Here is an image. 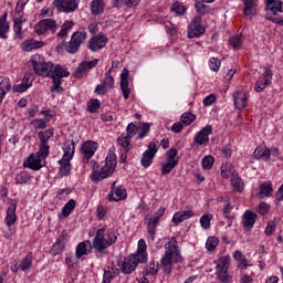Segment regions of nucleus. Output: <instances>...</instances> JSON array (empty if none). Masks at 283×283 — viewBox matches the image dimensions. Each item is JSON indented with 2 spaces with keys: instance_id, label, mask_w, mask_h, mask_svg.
<instances>
[{
  "instance_id": "obj_1",
  "label": "nucleus",
  "mask_w": 283,
  "mask_h": 283,
  "mask_svg": "<svg viewBox=\"0 0 283 283\" xmlns=\"http://www.w3.org/2000/svg\"><path fill=\"white\" fill-rule=\"evenodd\" d=\"M29 67H33L35 74L39 76H49L52 78L53 86H51V92L55 94H61L63 92V86H61V78L70 76V72L61 66L60 64H54L52 62H44L43 57L39 54L34 55L32 60L28 62Z\"/></svg>"
},
{
  "instance_id": "obj_2",
  "label": "nucleus",
  "mask_w": 283,
  "mask_h": 283,
  "mask_svg": "<svg viewBox=\"0 0 283 283\" xmlns=\"http://www.w3.org/2000/svg\"><path fill=\"white\" fill-rule=\"evenodd\" d=\"M116 240H118V237L113 230L107 231V239H105V228L98 229L93 243L92 241L86 240L77 244L75 250L76 259L81 260L83 255H87V251L88 253H92V249H95L96 253H101V258H103V255L107 253L105 252V249L116 244Z\"/></svg>"
},
{
  "instance_id": "obj_3",
  "label": "nucleus",
  "mask_w": 283,
  "mask_h": 283,
  "mask_svg": "<svg viewBox=\"0 0 283 283\" xmlns=\"http://www.w3.org/2000/svg\"><path fill=\"white\" fill-rule=\"evenodd\" d=\"M164 247L166 251L160 260V266L165 275H171L174 264L182 262V255L180 254V249H178V241L176 240V237H171L170 241H168Z\"/></svg>"
},
{
  "instance_id": "obj_4",
  "label": "nucleus",
  "mask_w": 283,
  "mask_h": 283,
  "mask_svg": "<svg viewBox=\"0 0 283 283\" xmlns=\"http://www.w3.org/2000/svg\"><path fill=\"white\" fill-rule=\"evenodd\" d=\"M116 165H118V161L116 160V154L109 153L106 156L105 165L98 170H94L91 175V180L93 182H99V180H105V178H109L116 170Z\"/></svg>"
},
{
  "instance_id": "obj_5",
  "label": "nucleus",
  "mask_w": 283,
  "mask_h": 283,
  "mask_svg": "<svg viewBox=\"0 0 283 283\" xmlns=\"http://www.w3.org/2000/svg\"><path fill=\"white\" fill-rule=\"evenodd\" d=\"M265 19L276 23L277 25H283V18L276 17L277 12H283V1L281 0H265Z\"/></svg>"
},
{
  "instance_id": "obj_6",
  "label": "nucleus",
  "mask_w": 283,
  "mask_h": 283,
  "mask_svg": "<svg viewBox=\"0 0 283 283\" xmlns=\"http://www.w3.org/2000/svg\"><path fill=\"white\" fill-rule=\"evenodd\" d=\"M229 266H231V256L229 255L222 256L217 261V277L222 283L231 282Z\"/></svg>"
},
{
  "instance_id": "obj_7",
  "label": "nucleus",
  "mask_w": 283,
  "mask_h": 283,
  "mask_svg": "<svg viewBox=\"0 0 283 283\" xmlns=\"http://www.w3.org/2000/svg\"><path fill=\"white\" fill-rule=\"evenodd\" d=\"M87 39V32L77 31L74 32L71 36L70 42L65 43V52L69 54H76L78 52L81 44Z\"/></svg>"
},
{
  "instance_id": "obj_8",
  "label": "nucleus",
  "mask_w": 283,
  "mask_h": 283,
  "mask_svg": "<svg viewBox=\"0 0 283 283\" xmlns=\"http://www.w3.org/2000/svg\"><path fill=\"white\" fill-rule=\"evenodd\" d=\"M25 8V2H17L15 6V19H14V25H13V32L17 34V36H21V30L23 23L28 21V18L23 14V9Z\"/></svg>"
},
{
  "instance_id": "obj_9",
  "label": "nucleus",
  "mask_w": 283,
  "mask_h": 283,
  "mask_svg": "<svg viewBox=\"0 0 283 283\" xmlns=\"http://www.w3.org/2000/svg\"><path fill=\"white\" fill-rule=\"evenodd\" d=\"M78 3L81 0H54L53 6L56 8L59 12H65L70 14L72 12H76L78 10Z\"/></svg>"
},
{
  "instance_id": "obj_10",
  "label": "nucleus",
  "mask_w": 283,
  "mask_h": 283,
  "mask_svg": "<svg viewBox=\"0 0 283 283\" xmlns=\"http://www.w3.org/2000/svg\"><path fill=\"white\" fill-rule=\"evenodd\" d=\"M147 263L146 261H142L140 258H138L135 254H130L127 258H125V260L122 263V273H124V275H129L130 273H134V271H136V266H138V264H145Z\"/></svg>"
},
{
  "instance_id": "obj_11",
  "label": "nucleus",
  "mask_w": 283,
  "mask_h": 283,
  "mask_svg": "<svg viewBox=\"0 0 283 283\" xmlns=\"http://www.w3.org/2000/svg\"><path fill=\"white\" fill-rule=\"evenodd\" d=\"M156 154H158V142H151L140 159L142 166L145 169H147V167H151V163H154Z\"/></svg>"
},
{
  "instance_id": "obj_12",
  "label": "nucleus",
  "mask_w": 283,
  "mask_h": 283,
  "mask_svg": "<svg viewBox=\"0 0 283 283\" xmlns=\"http://www.w3.org/2000/svg\"><path fill=\"white\" fill-rule=\"evenodd\" d=\"M125 198H127V190L123 185L117 186L116 181H114L108 193V201L118 202L119 200H125Z\"/></svg>"
},
{
  "instance_id": "obj_13",
  "label": "nucleus",
  "mask_w": 283,
  "mask_h": 283,
  "mask_svg": "<svg viewBox=\"0 0 283 283\" xmlns=\"http://www.w3.org/2000/svg\"><path fill=\"white\" fill-rule=\"evenodd\" d=\"M203 32L202 18L195 17L188 27V38L197 39L198 36H202Z\"/></svg>"
},
{
  "instance_id": "obj_14",
  "label": "nucleus",
  "mask_w": 283,
  "mask_h": 283,
  "mask_svg": "<svg viewBox=\"0 0 283 283\" xmlns=\"http://www.w3.org/2000/svg\"><path fill=\"white\" fill-rule=\"evenodd\" d=\"M56 21L52 19L41 20L38 24L34 25V30L39 35L45 34L48 30L54 34V32H56Z\"/></svg>"
},
{
  "instance_id": "obj_15",
  "label": "nucleus",
  "mask_w": 283,
  "mask_h": 283,
  "mask_svg": "<svg viewBox=\"0 0 283 283\" xmlns=\"http://www.w3.org/2000/svg\"><path fill=\"white\" fill-rule=\"evenodd\" d=\"M264 73L258 78L255 83V92H263L269 85H271V80L273 78V71L269 67H264Z\"/></svg>"
},
{
  "instance_id": "obj_16",
  "label": "nucleus",
  "mask_w": 283,
  "mask_h": 283,
  "mask_svg": "<svg viewBox=\"0 0 283 283\" xmlns=\"http://www.w3.org/2000/svg\"><path fill=\"white\" fill-rule=\"evenodd\" d=\"M98 65V59H94L92 61H83L82 63L78 64L74 72V77L75 78H83L84 74H87L90 70H94Z\"/></svg>"
},
{
  "instance_id": "obj_17",
  "label": "nucleus",
  "mask_w": 283,
  "mask_h": 283,
  "mask_svg": "<svg viewBox=\"0 0 283 283\" xmlns=\"http://www.w3.org/2000/svg\"><path fill=\"white\" fill-rule=\"evenodd\" d=\"M107 41L108 39L104 34L94 35L88 41V50H91V52H98V50H103V48L107 45Z\"/></svg>"
},
{
  "instance_id": "obj_18",
  "label": "nucleus",
  "mask_w": 283,
  "mask_h": 283,
  "mask_svg": "<svg viewBox=\"0 0 283 283\" xmlns=\"http://www.w3.org/2000/svg\"><path fill=\"white\" fill-rule=\"evenodd\" d=\"M120 90L125 101H127L129 94H132V91L129 90V70L127 69H124L120 73Z\"/></svg>"
},
{
  "instance_id": "obj_19",
  "label": "nucleus",
  "mask_w": 283,
  "mask_h": 283,
  "mask_svg": "<svg viewBox=\"0 0 283 283\" xmlns=\"http://www.w3.org/2000/svg\"><path fill=\"white\" fill-rule=\"evenodd\" d=\"M9 208L7 210L6 224L7 227H12L17 222V201L10 200Z\"/></svg>"
},
{
  "instance_id": "obj_20",
  "label": "nucleus",
  "mask_w": 283,
  "mask_h": 283,
  "mask_svg": "<svg viewBox=\"0 0 283 283\" xmlns=\"http://www.w3.org/2000/svg\"><path fill=\"white\" fill-rule=\"evenodd\" d=\"M211 134H213V126L211 125H206L202 130H200L195 140H197V143L199 145H205V143H209V136H211Z\"/></svg>"
},
{
  "instance_id": "obj_21",
  "label": "nucleus",
  "mask_w": 283,
  "mask_h": 283,
  "mask_svg": "<svg viewBox=\"0 0 283 283\" xmlns=\"http://www.w3.org/2000/svg\"><path fill=\"white\" fill-rule=\"evenodd\" d=\"M255 220H258V213L251 210H247L242 217V226L244 227V229H253Z\"/></svg>"
},
{
  "instance_id": "obj_22",
  "label": "nucleus",
  "mask_w": 283,
  "mask_h": 283,
  "mask_svg": "<svg viewBox=\"0 0 283 283\" xmlns=\"http://www.w3.org/2000/svg\"><path fill=\"white\" fill-rule=\"evenodd\" d=\"M273 193V182L271 181H265L259 186V193L256 197L260 198V200L264 198H271Z\"/></svg>"
},
{
  "instance_id": "obj_23",
  "label": "nucleus",
  "mask_w": 283,
  "mask_h": 283,
  "mask_svg": "<svg viewBox=\"0 0 283 283\" xmlns=\"http://www.w3.org/2000/svg\"><path fill=\"white\" fill-rule=\"evenodd\" d=\"M243 14L245 17H255L258 12V1L256 0H243Z\"/></svg>"
},
{
  "instance_id": "obj_24",
  "label": "nucleus",
  "mask_w": 283,
  "mask_h": 283,
  "mask_svg": "<svg viewBox=\"0 0 283 283\" xmlns=\"http://www.w3.org/2000/svg\"><path fill=\"white\" fill-rule=\"evenodd\" d=\"M96 149H98V144L94 142H86L82 146V154H84V158L90 160L94 154H96Z\"/></svg>"
},
{
  "instance_id": "obj_25",
  "label": "nucleus",
  "mask_w": 283,
  "mask_h": 283,
  "mask_svg": "<svg viewBox=\"0 0 283 283\" xmlns=\"http://www.w3.org/2000/svg\"><path fill=\"white\" fill-rule=\"evenodd\" d=\"M234 107L237 109H244L247 107V93L238 91L233 94Z\"/></svg>"
},
{
  "instance_id": "obj_26",
  "label": "nucleus",
  "mask_w": 283,
  "mask_h": 283,
  "mask_svg": "<svg viewBox=\"0 0 283 283\" xmlns=\"http://www.w3.org/2000/svg\"><path fill=\"white\" fill-rule=\"evenodd\" d=\"M189 218H193V210L178 211L174 214L172 222H175V224H180V222H185V220H189Z\"/></svg>"
},
{
  "instance_id": "obj_27",
  "label": "nucleus",
  "mask_w": 283,
  "mask_h": 283,
  "mask_svg": "<svg viewBox=\"0 0 283 283\" xmlns=\"http://www.w3.org/2000/svg\"><path fill=\"white\" fill-rule=\"evenodd\" d=\"M8 32H10V24L8 23V13H3L0 18V39H8Z\"/></svg>"
},
{
  "instance_id": "obj_28",
  "label": "nucleus",
  "mask_w": 283,
  "mask_h": 283,
  "mask_svg": "<svg viewBox=\"0 0 283 283\" xmlns=\"http://www.w3.org/2000/svg\"><path fill=\"white\" fill-rule=\"evenodd\" d=\"M253 156L258 160L261 158L262 160H265V163H269V160H271V149L266 147H259L254 150Z\"/></svg>"
},
{
  "instance_id": "obj_29",
  "label": "nucleus",
  "mask_w": 283,
  "mask_h": 283,
  "mask_svg": "<svg viewBox=\"0 0 283 283\" xmlns=\"http://www.w3.org/2000/svg\"><path fill=\"white\" fill-rule=\"evenodd\" d=\"M91 12L94 17L103 14V12H105V3L103 2V0H93L91 2Z\"/></svg>"
},
{
  "instance_id": "obj_30",
  "label": "nucleus",
  "mask_w": 283,
  "mask_h": 283,
  "mask_svg": "<svg viewBox=\"0 0 283 283\" xmlns=\"http://www.w3.org/2000/svg\"><path fill=\"white\" fill-rule=\"evenodd\" d=\"M134 255L139 258L142 262H147V244L145 243V240L140 239L138 241V249Z\"/></svg>"
},
{
  "instance_id": "obj_31",
  "label": "nucleus",
  "mask_w": 283,
  "mask_h": 283,
  "mask_svg": "<svg viewBox=\"0 0 283 283\" xmlns=\"http://www.w3.org/2000/svg\"><path fill=\"white\" fill-rule=\"evenodd\" d=\"M140 0H113L112 7L113 8H123L126 6L127 8H134V6H138Z\"/></svg>"
},
{
  "instance_id": "obj_32",
  "label": "nucleus",
  "mask_w": 283,
  "mask_h": 283,
  "mask_svg": "<svg viewBox=\"0 0 283 283\" xmlns=\"http://www.w3.org/2000/svg\"><path fill=\"white\" fill-rule=\"evenodd\" d=\"M70 160L72 159L62 158L59 160V165H61L60 176H70V172L72 171V164H70Z\"/></svg>"
},
{
  "instance_id": "obj_33",
  "label": "nucleus",
  "mask_w": 283,
  "mask_h": 283,
  "mask_svg": "<svg viewBox=\"0 0 283 283\" xmlns=\"http://www.w3.org/2000/svg\"><path fill=\"white\" fill-rule=\"evenodd\" d=\"M12 90V83H10V78H4L0 82V103H3V98L6 97V93Z\"/></svg>"
},
{
  "instance_id": "obj_34",
  "label": "nucleus",
  "mask_w": 283,
  "mask_h": 283,
  "mask_svg": "<svg viewBox=\"0 0 283 283\" xmlns=\"http://www.w3.org/2000/svg\"><path fill=\"white\" fill-rule=\"evenodd\" d=\"M28 165L24 163V167H29V169H32L33 171H39L41 169V159L39 157H34V155H30L28 158Z\"/></svg>"
},
{
  "instance_id": "obj_35",
  "label": "nucleus",
  "mask_w": 283,
  "mask_h": 283,
  "mask_svg": "<svg viewBox=\"0 0 283 283\" xmlns=\"http://www.w3.org/2000/svg\"><path fill=\"white\" fill-rule=\"evenodd\" d=\"M116 275H118V269H115L114 266L107 268V270H104L102 283H112V280H114Z\"/></svg>"
},
{
  "instance_id": "obj_36",
  "label": "nucleus",
  "mask_w": 283,
  "mask_h": 283,
  "mask_svg": "<svg viewBox=\"0 0 283 283\" xmlns=\"http://www.w3.org/2000/svg\"><path fill=\"white\" fill-rule=\"evenodd\" d=\"M39 48H43V41L28 40L23 43V50L25 52H32V50H39Z\"/></svg>"
},
{
  "instance_id": "obj_37",
  "label": "nucleus",
  "mask_w": 283,
  "mask_h": 283,
  "mask_svg": "<svg viewBox=\"0 0 283 283\" xmlns=\"http://www.w3.org/2000/svg\"><path fill=\"white\" fill-rule=\"evenodd\" d=\"M195 8H196V12L198 14L205 15V14L211 13V7L208 4H205V2H202V0H196Z\"/></svg>"
},
{
  "instance_id": "obj_38",
  "label": "nucleus",
  "mask_w": 283,
  "mask_h": 283,
  "mask_svg": "<svg viewBox=\"0 0 283 283\" xmlns=\"http://www.w3.org/2000/svg\"><path fill=\"white\" fill-rule=\"evenodd\" d=\"M176 167H178V160L161 163V176H168Z\"/></svg>"
},
{
  "instance_id": "obj_39",
  "label": "nucleus",
  "mask_w": 283,
  "mask_h": 283,
  "mask_svg": "<svg viewBox=\"0 0 283 283\" xmlns=\"http://www.w3.org/2000/svg\"><path fill=\"white\" fill-rule=\"evenodd\" d=\"M132 138L128 137L125 134H122L118 138H117V144L119 145V147H123V149L125 151H132V144L129 143Z\"/></svg>"
},
{
  "instance_id": "obj_40",
  "label": "nucleus",
  "mask_w": 283,
  "mask_h": 283,
  "mask_svg": "<svg viewBox=\"0 0 283 283\" xmlns=\"http://www.w3.org/2000/svg\"><path fill=\"white\" fill-rule=\"evenodd\" d=\"M159 222L154 221V219H148L147 222V233L150 240H156V228L158 227Z\"/></svg>"
},
{
  "instance_id": "obj_41",
  "label": "nucleus",
  "mask_w": 283,
  "mask_h": 283,
  "mask_svg": "<svg viewBox=\"0 0 283 283\" xmlns=\"http://www.w3.org/2000/svg\"><path fill=\"white\" fill-rule=\"evenodd\" d=\"M33 259L34 256L32 255V252H29L20 264L21 271L25 272V271H29V269H32Z\"/></svg>"
},
{
  "instance_id": "obj_42",
  "label": "nucleus",
  "mask_w": 283,
  "mask_h": 283,
  "mask_svg": "<svg viewBox=\"0 0 283 283\" xmlns=\"http://www.w3.org/2000/svg\"><path fill=\"white\" fill-rule=\"evenodd\" d=\"M64 155L62 158L72 160L74 158V142L66 143L63 147Z\"/></svg>"
},
{
  "instance_id": "obj_43",
  "label": "nucleus",
  "mask_w": 283,
  "mask_h": 283,
  "mask_svg": "<svg viewBox=\"0 0 283 283\" xmlns=\"http://www.w3.org/2000/svg\"><path fill=\"white\" fill-rule=\"evenodd\" d=\"M54 136V128H49L48 130L39 132L38 137L40 138V143L48 144V140H50Z\"/></svg>"
},
{
  "instance_id": "obj_44",
  "label": "nucleus",
  "mask_w": 283,
  "mask_h": 283,
  "mask_svg": "<svg viewBox=\"0 0 283 283\" xmlns=\"http://www.w3.org/2000/svg\"><path fill=\"white\" fill-rule=\"evenodd\" d=\"M75 208L76 201L74 199H70L62 208V216H64V218H67V216H70V213H72Z\"/></svg>"
},
{
  "instance_id": "obj_45",
  "label": "nucleus",
  "mask_w": 283,
  "mask_h": 283,
  "mask_svg": "<svg viewBox=\"0 0 283 283\" xmlns=\"http://www.w3.org/2000/svg\"><path fill=\"white\" fill-rule=\"evenodd\" d=\"M74 28V22L67 20L62 24L61 31L57 33L59 39H64V36H67V32Z\"/></svg>"
},
{
  "instance_id": "obj_46",
  "label": "nucleus",
  "mask_w": 283,
  "mask_h": 283,
  "mask_svg": "<svg viewBox=\"0 0 283 283\" xmlns=\"http://www.w3.org/2000/svg\"><path fill=\"white\" fill-rule=\"evenodd\" d=\"M63 249H65V243H63L61 241H55V243L52 245V248L50 250V254L53 258H56V255H59V253L63 252Z\"/></svg>"
},
{
  "instance_id": "obj_47",
  "label": "nucleus",
  "mask_w": 283,
  "mask_h": 283,
  "mask_svg": "<svg viewBox=\"0 0 283 283\" xmlns=\"http://www.w3.org/2000/svg\"><path fill=\"white\" fill-rule=\"evenodd\" d=\"M231 185L237 191H242V189H244V184L242 182V179L238 177V174H232Z\"/></svg>"
},
{
  "instance_id": "obj_48",
  "label": "nucleus",
  "mask_w": 283,
  "mask_h": 283,
  "mask_svg": "<svg viewBox=\"0 0 283 283\" xmlns=\"http://www.w3.org/2000/svg\"><path fill=\"white\" fill-rule=\"evenodd\" d=\"M211 220H213V214L206 213L200 218V224L202 229H210L211 227Z\"/></svg>"
},
{
  "instance_id": "obj_49",
  "label": "nucleus",
  "mask_w": 283,
  "mask_h": 283,
  "mask_svg": "<svg viewBox=\"0 0 283 283\" xmlns=\"http://www.w3.org/2000/svg\"><path fill=\"white\" fill-rule=\"evenodd\" d=\"M32 177H30V175H28L27 172H21L15 176V185H28Z\"/></svg>"
},
{
  "instance_id": "obj_50",
  "label": "nucleus",
  "mask_w": 283,
  "mask_h": 283,
  "mask_svg": "<svg viewBox=\"0 0 283 283\" xmlns=\"http://www.w3.org/2000/svg\"><path fill=\"white\" fill-rule=\"evenodd\" d=\"M98 109H101V101L91 99L87 103V112H90L91 114H95V112H98Z\"/></svg>"
},
{
  "instance_id": "obj_51",
  "label": "nucleus",
  "mask_w": 283,
  "mask_h": 283,
  "mask_svg": "<svg viewBox=\"0 0 283 283\" xmlns=\"http://www.w3.org/2000/svg\"><path fill=\"white\" fill-rule=\"evenodd\" d=\"M171 10L179 17H182V14L187 12V7H185V4H182L181 2H175L171 7Z\"/></svg>"
},
{
  "instance_id": "obj_52",
  "label": "nucleus",
  "mask_w": 283,
  "mask_h": 283,
  "mask_svg": "<svg viewBox=\"0 0 283 283\" xmlns=\"http://www.w3.org/2000/svg\"><path fill=\"white\" fill-rule=\"evenodd\" d=\"M160 269V264L151 261L149 265L146 268V275H156Z\"/></svg>"
},
{
  "instance_id": "obj_53",
  "label": "nucleus",
  "mask_w": 283,
  "mask_h": 283,
  "mask_svg": "<svg viewBox=\"0 0 283 283\" xmlns=\"http://www.w3.org/2000/svg\"><path fill=\"white\" fill-rule=\"evenodd\" d=\"M102 83L106 85L108 90H113L114 76H112V69H109L108 72L105 74V77Z\"/></svg>"
},
{
  "instance_id": "obj_54",
  "label": "nucleus",
  "mask_w": 283,
  "mask_h": 283,
  "mask_svg": "<svg viewBox=\"0 0 283 283\" xmlns=\"http://www.w3.org/2000/svg\"><path fill=\"white\" fill-rule=\"evenodd\" d=\"M180 120L184 125L189 126L196 120V115L191 113H184L180 117Z\"/></svg>"
},
{
  "instance_id": "obj_55",
  "label": "nucleus",
  "mask_w": 283,
  "mask_h": 283,
  "mask_svg": "<svg viewBox=\"0 0 283 283\" xmlns=\"http://www.w3.org/2000/svg\"><path fill=\"white\" fill-rule=\"evenodd\" d=\"M229 44L231 45V48H233V50H238V48L242 45V35L237 34L231 36L229 40Z\"/></svg>"
},
{
  "instance_id": "obj_56",
  "label": "nucleus",
  "mask_w": 283,
  "mask_h": 283,
  "mask_svg": "<svg viewBox=\"0 0 283 283\" xmlns=\"http://www.w3.org/2000/svg\"><path fill=\"white\" fill-rule=\"evenodd\" d=\"M50 154V145L40 143L38 156L39 158H48Z\"/></svg>"
},
{
  "instance_id": "obj_57",
  "label": "nucleus",
  "mask_w": 283,
  "mask_h": 283,
  "mask_svg": "<svg viewBox=\"0 0 283 283\" xmlns=\"http://www.w3.org/2000/svg\"><path fill=\"white\" fill-rule=\"evenodd\" d=\"M213 163H216V158L213 156L208 155L201 160V165L203 169H212Z\"/></svg>"
},
{
  "instance_id": "obj_58",
  "label": "nucleus",
  "mask_w": 283,
  "mask_h": 283,
  "mask_svg": "<svg viewBox=\"0 0 283 283\" xmlns=\"http://www.w3.org/2000/svg\"><path fill=\"white\" fill-rule=\"evenodd\" d=\"M219 242L220 240H218V238L210 237L206 242V248L208 249V251H216V248L218 247Z\"/></svg>"
},
{
  "instance_id": "obj_59",
  "label": "nucleus",
  "mask_w": 283,
  "mask_h": 283,
  "mask_svg": "<svg viewBox=\"0 0 283 283\" xmlns=\"http://www.w3.org/2000/svg\"><path fill=\"white\" fill-rule=\"evenodd\" d=\"M178 149L170 148L168 151H166V160L167 163H174V160H178Z\"/></svg>"
},
{
  "instance_id": "obj_60",
  "label": "nucleus",
  "mask_w": 283,
  "mask_h": 283,
  "mask_svg": "<svg viewBox=\"0 0 283 283\" xmlns=\"http://www.w3.org/2000/svg\"><path fill=\"white\" fill-rule=\"evenodd\" d=\"M49 120L50 119H33L31 124L33 125L34 129H45Z\"/></svg>"
},
{
  "instance_id": "obj_61",
  "label": "nucleus",
  "mask_w": 283,
  "mask_h": 283,
  "mask_svg": "<svg viewBox=\"0 0 283 283\" xmlns=\"http://www.w3.org/2000/svg\"><path fill=\"white\" fill-rule=\"evenodd\" d=\"M151 128V125L149 123H145L142 125V132L138 134L137 138L139 140H143L147 134H149V129Z\"/></svg>"
},
{
  "instance_id": "obj_62",
  "label": "nucleus",
  "mask_w": 283,
  "mask_h": 283,
  "mask_svg": "<svg viewBox=\"0 0 283 283\" xmlns=\"http://www.w3.org/2000/svg\"><path fill=\"white\" fill-rule=\"evenodd\" d=\"M209 63L210 70H212V72H218V70H220L221 62L218 57H211Z\"/></svg>"
},
{
  "instance_id": "obj_63",
  "label": "nucleus",
  "mask_w": 283,
  "mask_h": 283,
  "mask_svg": "<svg viewBox=\"0 0 283 283\" xmlns=\"http://www.w3.org/2000/svg\"><path fill=\"white\" fill-rule=\"evenodd\" d=\"M275 221H269L266 228H265V235L268 238H271V235H273V233H275Z\"/></svg>"
},
{
  "instance_id": "obj_64",
  "label": "nucleus",
  "mask_w": 283,
  "mask_h": 283,
  "mask_svg": "<svg viewBox=\"0 0 283 283\" xmlns=\"http://www.w3.org/2000/svg\"><path fill=\"white\" fill-rule=\"evenodd\" d=\"M126 136L128 138H134V136H136V125L134 123L127 125Z\"/></svg>"
}]
</instances>
